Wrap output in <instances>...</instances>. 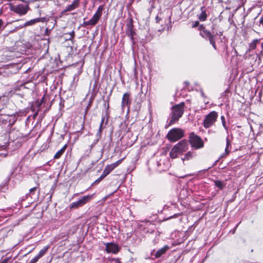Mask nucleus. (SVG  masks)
Segmentation results:
<instances>
[{"label":"nucleus","instance_id":"obj_9","mask_svg":"<svg viewBox=\"0 0 263 263\" xmlns=\"http://www.w3.org/2000/svg\"><path fill=\"white\" fill-rule=\"evenodd\" d=\"M104 245H105V250L108 254H117L120 250V247L117 244L113 242L104 243Z\"/></svg>","mask_w":263,"mask_h":263},{"label":"nucleus","instance_id":"obj_24","mask_svg":"<svg viewBox=\"0 0 263 263\" xmlns=\"http://www.w3.org/2000/svg\"><path fill=\"white\" fill-rule=\"evenodd\" d=\"M101 133H102V130L101 129H99L98 130V133H97L96 134V138H97V140H96V142H95V144L99 140V139L101 138Z\"/></svg>","mask_w":263,"mask_h":263},{"label":"nucleus","instance_id":"obj_11","mask_svg":"<svg viewBox=\"0 0 263 263\" xmlns=\"http://www.w3.org/2000/svg\"><path fill=\"white\" fill-rule=\"evenodd\" d=\"M126 33L128 36L130 37V40L133 42L135 32L133 30V25L132 23L130 22L126 24Z\"/></svg>","mask_w":263,"mask_h":263},{"label":"nucleus","instance_id":"obj_15","mask_svg":"<svg viewBox=\"0 0 263 263\" xmlns=\"http://www.w3.org/2000/svg\"><path fill=\"white\" fill-rule=\"evenodd\" d=\"M201 12L197 15V18L200 21H205L207 18V14L205 10V7H201L200 8Z\"/></svg>","mask_w":263,"mask_h":263},{"label":"nucleus","instance_id":"obj_40","mask_svg":"<svg viewBox=\"0 0 263 263\" xmlns=\"http://www.w3.org/2000/svg\"><path fill=\"white\" fill-rule=\"evenodd\" d=\"M200 93H201V96L203 97V98H205V96L203 91V90L202 89H200Z\"/></svg>","mask_w":263,"mask_h":263},{"label":"nucleus","instance_id":"obj_21","mask_svg":"<svg viewBox=\"0 0 263 263\" xmlns=\"http://www.w3.org/2000/svg\"><path fill=\"white\" fill-rule=\"evenodd\" d=\"M193 157V153L191 152H188L185 156L182 158V160L183 161L185 160H188L191 159Z\"/></svg>","mask_w":263,"mask_h":263},{"label":"nucleus","instance_id":"obj_13","mask_svg":"<svg viewBox=\"0 0 263 263\" xmlns=\"http://www.w3.org/2000/svg\"><path fill=\"white\" fill-rule=\"evenodd\" d=\"M79 4H80L79 0H73L72 4L67 6L66 7L64 11L67 12V11H70L73 10H74L79 6Z\"/></svg>","mask_w":263,"mask_h":263},{"label":"nucleus","instance_id":"obj_42","mask_svg":"<svg viewBox=\"0 0 263 263\" xmlns=\"http://www.w3.org/2000/svg\"><path fill=\"white\" fill-rule=\"evenodd\" d=\"M116 261L117 262V263H122V262L120 261V260L119 258H116Z\"/></svg>","mask_w":263,"mask_h":263},{"label":"nucleus","instance_id":"obj_19","mask_svg":"<svg viewBox=\"0 0 263 263\" xmlns=\"http://www.w3.org/2000/svg\"><path fill=\"white\" fill-rule=\"evenodd\" d=\"M49 248V246H47L44 247L42 250H40L39 253L36 255L40 258L43 257L47 252V250Z\"/></svg>","mask_w":263,"mask_h":263},{"label":"nucleus","instance_id":"obj_8","mask_svg":"<svg viewBox=\"0 0 263 263\" xmlns=\"http://www.w3.org/2000/svg\"><path fill=\"white\" fill-rule=\"evenodd\" d=\"M93 198V195H89L84 196L78 201L72 202L70 204V209H78L83 206L84 204L88 202Z\"/></svg>","mask_w":263,"mask_h":263},{"label":"nucleus","instance_id":"obj_1","mask_svg":"<svg viewBox=\"0 0 263 263\" xmlns=\"http://www.w3.org/2000/svg\"><path fill=\"white\" fill-rule=\"evenodd\" d=\"M189 148L186 140H182L174 146L170 152V156L172 159L176 158L179 154L186 152Z\"/></svg>","mask_w":263,"mask_h":263},{"label":"nucleus","instance_id":"obj_27","mask_svg":"<svg viewBox=\"0 0 263 263\" xmlns=\"http://www.w3.org/2000/svg\"><path fill=\"white\" fill-rule=\"evenodd\" d=\"M39 259L40 258L37 255H36L29 261V263H36Z\"/></svg>","mask_w":263,"mask_h":263},{"label":"nucleus","instance_id":"obj_5","mask_svg":"<svg viewBox=\"0 0 263 263\" xmlns=\"http://www.w3.org/2000/svg\"><path fill=\"white\" fill-rule=\"evenodd\" d=\"M218 116V113L215 111H211L208 114L203 120L204 127L208 128L212 126L217 120Z\"/></svg>","mask_w":263,"mask_h":263},{"label":"nucleus","instance_id":"obj_6","mask_svg":"<svg viewBox=\"0 0 263 263\" xmlns=\"http://www.w3.org/2000/svg\"><path fill=\"white\" fill-rule=\"evenodd\" d=\"M103 10V6L100 5L98 8V9L96 11V12L95 13V14L93 15L92 18L88 21H85L83 23V25L84 26H95L99 21V19L100 18L102 14V11Z\"/></svg>","mask_w":263,"mask_h":263},{"label":"nucleus","instance_id":"obj_12","mask_svg":"<svg viewBox=\"0 0 263 263\" xmlns=\"http://www.w3.org/2000/svg\"><path fill=\"white\" fill-rule=\"evenodd\" d=\"M129 96L130 94L128 92H125L123 94L121 103L122 108H125L126 106L129 107L130 104Z\"/></svg>","mask_w":263,"mask_h":263},{"label":"nucleus","instance_id":"obj_43","mask_svg":"<svg viewBox=\"0 0 263 263\" xmlns=\"http://www.w3.org/2000/svg\"><path fill=\"white\" fill-rule=\"evenodd\" d=\"M37 114H38V112H35V113L34 114V115H33V118H36V117L37 116Z\"/></svg>","mask_w":263,"mask_h":263},{"label":"nucleus","instance_id":"obj_7","mask_svg":"<svg viewBox=\"0 0 263 263\" xmlns=\"http://www.w3.org/2000/svg\"><path fill=\"white\" fill-rule=\"evenodd\" d=\"M190 142L192 147L195 149H199L204 146V143L201 138L193 133L190 134Z\"/></svg>","mask_w":263,"mask_h":263},{"label":"nucleus","instance_id":"obj_41","mask_svg":"<svg viewBox=\"0 0 263 263\" xmlns=\"http://www.w3.org/2000/svg\"><path fill=\"white\" fill-rule=\"evenodd\" d=\"M8 261V258H6L4 259L3 261H0V263H7Z\"/></svg>","mask_w":263,"mask_h":263},{"label":"nucleus","instance_id":"obj_39","mask_svg":"<svg viewBox=\"0 0 263 263\" xmlns=\"http://www.w3.org/2000/svg\"><path fill=\"white\" fill-rule=\"evenodd\" d=\"M259 23L263 26V15L260 18Z\"/></svg>","mask_w":263,"mask_h":263},{"label":"nucleus","instance_id":"obj_45","mask_svg":"<svg viewBox=\"0 0 263 263\" xmlns=\"http://www.w3.org/2000/svg\"><path fill=\"white\" fill-rule=\"evenodd\" d=\"M261 47H262V49H263V42L261 43Z\"/></svg>","mask_w":263,"mask_h":263},{"label":"nucleus","instance_id":"obj_36","mask_svg":"<svg viewBox=\"0 0 263 263\" xmlns=\"http://www.w3.org/2000/svg\"><path fill=\"white\" fill-rule=\"evenodd\" d=\"M198 25H199V22L198 21H196L193 23L192 27H196L198 26Z\"/></svg>","mask_w":263,"mask_h":263},{"label":"nucleus","instance_id":"obj_25","mask_svg":"<svg viewBox=\"0 0 263 263\" xmlns=\"http://www.w3.org/2000/svg\"><path fill=\"white\" fill-rule=\"evenodd\" d=\"M220 119L221 120V122H222V124L223 126L224 127V128L226 129H227L228 128H227V127L226 126V123L224 117L223 116H221Z\"/></svg>","mask_w":263,"mask_h":263},{"label":"nucleus","instance_id":"obj_33","mask_svg":"<svg viewBox=\"0 0 263 263\" xmlns=\"http://www.w3.org/2000/svg\"><path fill=\"white\" fill-rule=\"evenodd\" d=\"M108 175V173L106 172V171L104 170L103 173L102 174L101 176L102 177V178H103L104 179Z\"/></svg>","mask_w":263,"mask_h":263},{"label":"nucleus","instance_id":"obj_34","mask_svg":"<svg viewBox=\"0 0 263 263\" xmlns=\"http://www.w3.org/2000/svg\"><path fill=\"white\" fill-rule=\"evenodd\" d=\"M7 156V153H0V160H1L3 158L6 157Z\"/></svg>","mask_w":263,"mask_h":263},{"label":"nucleus","instance_id":"obj_26","mask_svg":"<svg viewBox=\"0 0 263 263\" xmlns=\"http://www.w3.org/2000/svg\"><path fill=\"white\" fill-rule=\"evenodd\" d=\"M209 41H210V44H212L213 48L215 49H216V46L215 42L214 37Z\"/></svg>","mask_w":263,"mask_h":263},{"label":"nucleus","instance_id":"obj_31","mask_svg":"<svg viewBox=\"0 0 263 263\" xmlns=\"http://www.w3.org/2000/svg\"><path fill=\"white\" fill-rule=\"evenodd\" d=\"M104 119H105V117H103L102 118L101 122L100 123L99 129H101V130L102 129V125H103V122L104 121Z\"/></svg>","mask_w":263,"mask_h":263},{"label":"nucleus","instance_id":"obj_3","mask_svg":"<svg viewBox=\"0 0 263 263\" xmlns=\"http://www.w3.org/2000/svg\"><path fill=\"white\" fill-rule=\"evenodd\" d=\"M184 136V132L183 129L174 128L168 132L166 137L170 142H175L183 138Z\"/></svg>","mask_w":263,"mask_h":263},{"label":"nucleus","instance_id":"obj_20","mask_svg":"<svg viewBox=\"0 0 263 263\" xmlns=\"http://www.w3.org/2000/svg\"><path fill=\"white\" fill-rule=\"evenodd\" d=\"M260 41L259 39L254 40L249 45L250 49L254 50L256 48V46L258 43Z\"/></svg>","mask_w":263,"mask_h":263},{"label":"nucleus","instance_id":"obj_18","mask_svg":"<svg viewBox=\"0 0 263 263\" xmlns=\"http://www.w3.org/2000/svg\"><path fill=\"white\" fill-rule=\"evenodd\" d=\"M215 185L220 190H222L225 187V183L220 180H215L214 181Z\"/></svg>","mask_w":263,"mask_h":263},{"label":"nucleus","instance_id":"obj_29","mask_svg":"<svg viewBox=\"0 0 263 263\" xmlns=\"http://www.w3.org/2000/svg\"><path fill=\"white\" fill-rule=\"evenodd\" d=\"M36 187H33L30 189L29 190V194H30V195L31 194H33L34 193V192L36 191Z\"/></svg>","mask_w":263,"mask_h":263},{"label":"nucleus","instance_id":"obj_38","mask_svg":"<svg viewBox=\"0 0 263 263\" xmlns=\"http://www.w3.org/2000/svg\"><path fill=\"white\" fill-rule=\"evenodd\" d=\"M161 20V18L159 17L158 16H157L155 18L156 22L157 23H158Z\"/></svg>","mask_w":263,"mask_h":263},{"label":"nucleus","instance_id":"obj_37","mask_svg":"<svg viewBox=\"0 0 263 263\" xmlns=\"http://www.w3.org/2000/svg\"><path fill=\"white\" fill-rule=\"evenodd\" d=\"M103 178H102L101 176H100L98 179H97L95 181V183H99L100 182Z\"/></svg>","mask_w":263,"mask_h":263},{"label":"nucleus","instance_id":"obj_44","mask_svg":"<svg viewBox=\"0 0 263 263\" xmlns=\"http://www.w3.org/2000/svg\"><path fill=\"white\" fill-rule=\"evenodd\" d=\"M222 34V32H219V33H218V35L221 36V35Z\"/></svg>","mask_w":263,"mask_h":263},{"label":"nucleus","instance_id":"obj_30","mask_svg":"<svg viewBox=\"0 0 263 263\" xmlns=\"http://www.w3.org/2000/svg\"><path fill=\"white\" fill-rule=\"evenodd\" d=\"M104 119H105V117H103L102 118L101 122L100 123L99 129H101V130L102 129V125H103V122L104 121Z\"/></svg>","mask_w":263,"mask_h":263},{"label":"nucleus","instance_id":"obj_32","mask_svg":"<svg viewBox=\"0 0 263 263\" xmlns=\"http://www.w3.org/2000/svg\"><path fill=\"white\" fill-rule=\"evenodd\" d=\"M108 175V173L106 172V171L104 170L103 173L102 174L101 176L102 177V178H103L104 179Z\"/></svg>","mask_w":263,"mask_h":263},{"label":"nucleus","instance_id":"obj_35","mask_svg":"<svg viewBox=\"0 0 263 263\" xmlns=\"http://www.w3.org/2000/svg\"><path fill=\"white\" fill-rule=\"evenodd\" d=\"M69 35H70L69 39H73L74 36V32L73 31H71L69 33Z\"/></svg>","mask_w":263,"mask_h":263},{"label":"nucleus","instance_id":"obj_14","mask_svg":"<svg viewBox=\"0 0 263 263\" xmlns=\"http://www.w3.org/2000/svg\"><path fill=\"white\" fill-rule=\"evenodd\" d=\"M46 21V18L45 17H39L36 18H34L29 21L26 22L24 26H28L34 25L35 24L39 22H44Z\"/></svg>","mask_w":263,"mask_h":263},{"label":"nucleus","instance_id":"obj_16","mask_svg":"<svg viewBox=\"0 0 263 263\" xmlns=\"http://www.w3.org/2000/svg\"><path fill=\"white\" fill-rule=\"evenodd\" d=\"M169 249V247L167 245L164 246L163 248L159 249L154 255L156 258H159L162 255L165 254L166 252Z\"/></svg>","mask_w":263,"mask_h":263},{"label":"nucleus","instance_id":"obj_23","mask_svg":"<svg viewBox=\"0 0 263 263\" xmlns=\"http://www.w3.org/2000/svg\"><path fill=\"white\" fill-rule=\"evenodd\" d=\"M114 170V168L111 167V165L110 164H108V165H107L104 169V170L106 171V172L108 173V174H109L112 170Z\"/></svg>","mask_w":263,"mask_h":263},{"label":"nucleus","instance_id":"obj_17","mask_svg":"<svg viewBox=\"0 0 263 263\" xmlns=\"http://www.w3.org/2000/svg\"><path fill=\"white\" fill-rule=\"evenodd\" d=\"M67 145L65 144L61 149H60L59 151H58L55 153V154L54 155V156L53 157V158L54 159H59L61 157V156L64 154L66 149L67 148Z\"/></svg>","mask_w":263,"mask_h":263},{"label":"nucleus","instance_id":"obj_28","mask_svg":"<svg viewBox=\"0 0 263 263\" xmlns=\"http://www.w3.org/2000/svg\"><path fill=\"white\" fill-rule=\"evenodd\" d=\"M231 145L230 142L228 138H227V147L225 149V152L227 153V154H228L229 153V151H228L229 146Z\"/></svg>","mask_w":263,"mask_h":263},{"label":"nucleus","instance_id":"obj_22","mask_svg":"<svg viewBox=\"0 0 263 263\" xmlns=\"http://www.w3.org/2000/svg\"><path fill=\"white\" fill-rule=\"evenodd\" d=\"M123 160V158L121 159H120L119 160H118L117 161H116V162L114 163H112V164H110L111 167L114 169L116 167H117L120 163H121V162H122Z\"/></svg>","mask_w":263,"mask_h":263},{"label":"nucleus","instance_id":"obj_10","mask_svg":"<svg viewBox=\"0 0 263 263\" xmlns=\"http://www.w3.org/2000/svg\"><path fill=\"white\" fill-rule=\"evenodd\" d=\"M199 29L200 30V35L203 38L210 40L214 37V35L211 32L206 29L203 25H201L199 26Z\"/></svg>","mask_w":263,"mask_h":263},{"label":"nucleus","instance_id":"obj_2","mask_svg":"<svg viewBox=\"0 0 263 263\" xmlns=\"http://www.w3.org/2000/svg\"><path fill=\"white\" fill-rule=\"evenodd\" d=\"M184 103L181 102L172 107L171 119L169 122L170 125H172L177 122L181 118L184 112Z\"/></svg>","mask_w":263,"mask_h":263},{"label":"nucleus","instance_id":"obj_4","mask_svg":"<svg viewBox=\"0 0 263 263\" xmlns=\"http://www.w3.org/2000/svg\"><path fill=\"white\" fill-rule=\"evenodd\" d=\"M9 6L11 11H12L19 15H24L26 14L29 9V5L27 4L14 5L10 3L9 4Z\"/></svg>","mask_w":263,"mask_h":263}]
</instances>
